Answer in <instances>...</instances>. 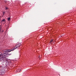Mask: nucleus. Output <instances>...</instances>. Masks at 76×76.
I'll list each match as a JSON object with an SVG mask.
<instances>
[{
    "instance_id": "11",
    "label": "nucleus",
    "mask_w": 76,
    "mask_h": 76,
    "mask_svg": "<svg viewBox=\"0 0 76 76\" xmlns=\"http://www.w3.org/2000/svg\"><path fill=\"white\" fill-rule=\"evenodd\" d=\"M39 57H40V56H39Z\"/></svg>"
},
{
    "instance_id": "6",
    "label": "nucleus",
    "mask_w": 76,
    "mask_h": 76,
    "mask_svg": "<svg viewBox=\"0 0 76 76\" xmlns=\"http://www.w3.org/2000/svg\"><path fill=\"white\" fill-rule=\"evenodd\" d=\"M8 9H9V8H8L6 7H5V10H8Z\"/></svg>"
},
{
    "instance_id": "3",
    "label": "nucleus",
    "mask_w": 76,
    "mask_h": 76,
    "mask_svg": "<svg viewBox=\"0 0 76 76\" xmlns=\"http://www.w3.org/2000/svg\"><path fill=\"white\" fill-rule=\"evenodd\" d=\"M20 44H19L17 45H16L14 47V48H15L16 49L17 48H18V47H20Z\"/></svg>"
},
{
    "instance_id": "4",
    "label": "nucleus",
    "mask_w": 76,
    "mask_h": 76,
    "mask_svg": "<svg viewBox=\"0 0 76 76\" xmlns=\"http://www.w3.org/2000/svg\"><path fill=\"white\" fill-rule=\"evenodd\" d=\"M6 21V20L5 19H4L2 20L1 21V22H5Z\"/></svg>"
},
{
    "instance_id": "1",
    "label": "nucleus",
    "mask_w": 76,
    "mask_h": 76,
    "mask_svg": "<svg viewBox=\"0 0 76 76\" xmlns=\"http://www.w3.org/2000/svg\"><path fill=\"white\" fill-rule=\"evenodd\" d=\"M16 50V48H12L11 50H5L4 51V52H7V54H3L2 55H0V56H3V55H4V54H6V56H5V58H3V60L4 58H6V57H7V55H11V54H9V53H9V52H11V51H13L14 50Z\"/></svg>"
},
{
    "instance_id": "8",
    "label": "nucleus",
    "mask_w": 76,
    "mask_h": 76,
    "mask_svg": "<svg viewBox=\"0 0 76 76\" xmlns=\"http://www.w3.org/2000/svg\"><path fill=\"white\" fill-rule=\"evenodd\" d=\"M21 71V69H20V70L19 71V72H20Z\"/></svg>"
},
{
    "instance_id": "10",
    "label": "nucleus",
    "mask_w": 76,
    "mask_h": 76,
    "mask_svg": "<svg viewBox=\"0 0 76 76\" xmlns=\"http://www.w3.org/2000/svg\"><path fill=\"white\" fill-rule=\"evenodd\" d=\"M4 31H2V32H3Z\"/></svg>"
},
{
    "instance_id": "2",
    "label": "nucleus",
    "mask_w": 76,
    "mask_h": 76,
    "mask_svg": "<svg viewBox=\"0 0 76 76\" xmlns=\"http://www.w3.org/2000/svg\"><path fill=\"white\" fill-rule=\"evenodd\" d=\"M6 54L3 55H0V61L1 60H3V58H5V57H6Z\"/></svg>"
},
{
    "instance_id": "7",
    "label": "nucleus",
    "mask_w": 76,
    "mask_h": 76,
    "mask_svg": "<svg viewBox=\"0 0 76 76\" xmlns=\"http://www.w3.org/2000/svg\"><path fill=\"white\" fill-rule=\"evenodd\" d=\"M53 42V40L52 39L50 41V42Z\"/></svg>"
},
{
    "instance_id": "12",
    "label": "nucleus",
    "mask_w": 76,
    "mask_h": 76,
    "mask_svg": "<svg viewBox=\"0 0 76 76\" xmlns=\"http://www.w3.org/2000/svg\"><path fill=\"white\" fill-rule=\"evenodd\" d=\"M40 56H41V55H40Z\"/></svg>"
},
{
    "instance_id": "9",
    "label": "nucleus",
    "mask_w": 76,
    "mask_h": 76,
    "mask_svg": "<svg viewBox=\"0 0 76 76\" xmlns=\"http://www.w3.org/2000/svg\"><path fill=\"white\" fill-rule=\"evenodd\" d=\"M3 13H4L3 14H4V13H5V12H4Z\"/></svg>"
},
{
    "instance_id": "5",
    "label": "nucleus",
    "mask_w": 76,
    "mask_h": 76,
    "mask_svg": "<svg viewBox=\"0 0 76 76\" xmlns=\"http://www.w3.org/2000/svg\"><path fill=\"white\" fill-rule=\"evenodd\" d=\"M7 19H8V20L9 21L10 20V18H8Z\"/></svg>"
}]
</instances>
